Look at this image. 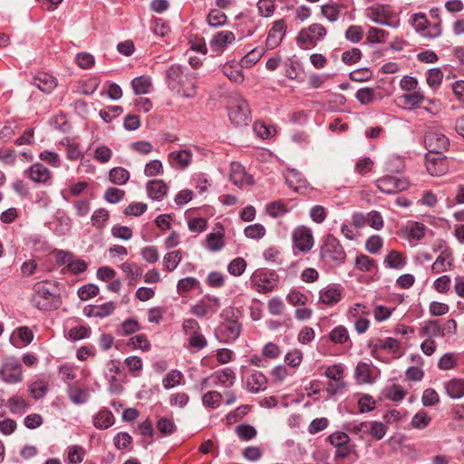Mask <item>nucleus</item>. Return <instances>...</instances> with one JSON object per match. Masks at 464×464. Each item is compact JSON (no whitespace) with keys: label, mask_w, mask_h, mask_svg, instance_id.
<instances>
[{"label":"nucleus","mask_w":464,"mask_h":464,"mask_svg":"<svg viewBox=\"0 0 464 464\" xmlns=\"http://www.w3.org/2000/svg\"><path fill=\"white\" fill-rule=\"evenodd\" d=\"M168 87L177 94L192 98L197 94V77L187 68L172 64L166 71Z\"/></svg>","instance_id":"f257e3e1"},{"label":"nucleus","mask_w":464,"mask_h":464,"mask_svg":"<svg viewBox=\"0 0 464 464\" xmlns=\"http://www.w3.org/2000/svg\"><path fill=\"white\" fill-rule=\"evenodd\" d=\"M320 259L329 267H336L344 263L346 253L340 241L332 235H327L320 247Z\"/></svg>","instance_id":"f03ea898"},{"label":"nucleus","mask_w":464,"mask_h":464,"mask_svg":"<svg viewBox=\"0 0 464 464\" xmlns=\"http://www.w3.org/2000/svg\"><path fill=\"white\" fill-rule=\"evenodd\" d=\"M54 285L48 281L37 282L34 285L32 304L39 310H51L54 307Z\"/></svg>","instance_id":"7ed1b4c3"},{"label":"nucleus","mask_w":464,"mask_h":464,"mask_svg":"<svg viewBox=\"0 0 464 464\" xmlns=\"http://www.w3.org/2000/svg\"><path fill=\"white\" fill-rule=\"evenodd\" d=\"M327 34L326 28L321 24H312L302 29L296 37L297 44L303 49L315 46Z\"/></svg>","instance_id":"20e7f679"},{"label":"nucleus","mask_w":464,"mask_h":464,"mask_svg":"<svg viewBox=\"0 0 464 464\" xmlns=\"http://www.w3.org/2000/svg\"><path fill=\"white\" fill-rule=\"evenodd\" d=\"M228 117L236 126L246 125L250 119V110L246 101L240 95L232 98L228 104Z\"/></svg>","instance_id":"39448f33"},{"label":"nucleus","mask_w":464,"mask_h":464,"mask_svg":"<svg viewBox=\"0 0 464 464\" xmlns=\"http://www.w3.org/2000/svg\"><path fill=\"white\" fill-rule=\"evenodd\" d=\"M327 440L335 449V459H345L354 451V445L350 444V437L345 432H334L327 437Z\"/></svg>","instance_id":"423d86ee"},{"label":"nucleus","mask_w":464,"mask_h":464,"mask_svg":"<svg viewBox=\"0 0 464 464\" xmlns=\"http://www.w3.org/2000/svg\"><path fill=\"white\" fill-rule=\"evenodd\" d=\"M277 279L278 276L275 272L256 270L252 275L250 281L257 292L269 293L275 288Z\"/></svg>","instance_id":"0eeeda50"},{"label":"nucleus","mask_w":464,"mask_h":464,"mask_svg":"<svg viewBox=\"0 0 464 464\" xmlns=\"http://www.w3.org/2000/svg\"><path fill=\"white\" fill-rule=\"evenodd\" d=\"M377 188L385 194H394L406 190L409 186V180L405 177H396L386 175L379 178L375 181Z\"/></svg>","instance_id":"6e6552de"},{"label":"nucleus","mask_w":464,"mask_h":464,"mask_svg":"<svg viewBox=\"0 0 464 464\" xmlns=\"http://www.w3.org/2000/svg\"><path fill=\"white\" fill-rule=\"evenodd\" d=\"M22 365L14 357L6 358L0 367V379L9 384L22 381Z\"/></svg>","instance_id":"1a4fd4ad"},{"label":"nucleus","mask_w":464,"mask_h":464,"mask_svg":"<svg viewBox=\"0 0 464 464\" xmlns=\"http://www.w3.org/2000/svg\"><path fill=\"white\" fill-rule=\"evenodd\" d=\"M424 141L429 153L442 154L450 145V140L445 134L434 128L428 130Z\"/></svg>","instance_id":"9d476101"},{"label":"nucleus","mask_w":464,"mask_h":464,"mask_svg":"<svg viewBox=\"0 0 464 464\" xmlns=\"http://www.w3.org/2000/svg\"><path fill=\"white\" fill-rule=\"evenodd\" d=\"M434 251H440L439 256L434 261L431 269L435 274H440L448 271L453 265L452 252L443 243H439L438 247L434 246Z\"/></svg>","instance_id":"9b49d317"},{"label":"nucleus","mask_w":464,"mask_h":464,"mask_svg":"<svg viewBox=\"0 0 464 464\" xmlns=\"http://www.w3.org/2000/svg\"><path fill=\"white\" fill-rule=\"evenodd\" d=\"M24 176L31 179L33 182L49 186L52 183V172L42 163H34L27 169L24 170Z\"/></svg>","instance_id":"f8f14e48"},{"label":"nucleus","mask_w":464,"mask_h":464,"mask_svg":"<svg viewBox=\"0 0 464 464\" xmlns=\"http://www.w3.org/2000/svg\"><path fill=\"white\" fill-rule=\"evenodd\" d=\"M220 308V301L216 296L206 295L191 306L190 312L197 317H203L208 313L215 314Z\"/></svg>","instance_id":"ddd939ff"},{"label":"nucleus","mask_w":464,"mask_h":464,"mask_svg":"<svg viewBox=\"0 0 464 464\" xmlns=\"http://www.w3.org/2000/svg\"><path fill=\"white\" fill-rule=\"evenodd\" d=\"M343 288L340 285H327L319 291V303L326 306H334L343 297Z\"/></svg>","instance_id":"4468645a"},{"label":"nucleus","mask_w":464,"mask_h":464,"mask_svg":"<svg viewBox=\"0 0 464 464\" xmlns=\"http://www.w3.org/2000/svg\"><path fill=\"white\" fill-rule=\"evenodd\" d=\"M293 240L295 247L302 252L309 251L314 246V237L310 228L301 226L293 232Z\"/></svg>","instance_id":"2eb2a0df"},{"label":"nucleus","mask_w":464,"mask_h":464,"mask_svg":"<svg viewBox=\"0 0 464 464\" xmlns=\"http://www.w3.org/2000/svg\"><path fill=\"white\" fill-rule=\"evenodd\" d=\"M425 160L427 171L431 176H442L448 172L446 158L441 154L429 153Z\"/></svg>","instance_id":"dca6fc26"},{"label":"nucleus","mask_w":464,"mask_h":464,"mask_svg":"<svg viewBox=\"0 0 464 464\" xmlns=\"http://www.w3.org/2000/svg\"><path fill=\"white\" fill-rule=\"evenodd\" d=\"M235 34L230 31H220L211 38L209 42L210 49L217 53H221L228 44L235 41Z\"/></svg>","instance_id":"f3484780"},{"label":"nucleus","mask_w":464,"mask_h":464,"mask_svg":"<svg viewBox=\"0 0 464 464\" xmlns=\"http://www.w3.org/2000/svg\"><path fill=\"white\" fill-rule=\"evenodd\" d=\"M229 179L234 185L241 188L245 185L253 184V178L246 174L245 168L237 163L232 162L230 165Z\"/></svg>","instance_id":"a211bd4d"},{"label":"nucleus","mask_w":464,"mask_h":464,"mask_svg":"<svg viewBox=\"0 0 464 464\" xmlns=\"http://www.w3.org/2000/svg\"><path fill=\"white\" fill-rule=\"evenodd\" d=\"M192 152L188 149L171 151L168 156L169 163L177 169H184L191 162Z\"/></svg>","instance_id":"6ab92c4d"},{"label":"nucleus","mask_w":464,"mask_h":464,"mask_svg":"<svg viewBox=\"0 0 464 464\" xmlns=\"http://www.w3.org/2000/svg\"><path fill=\"white\" fill-rule=\"evenodd\" d=\"M285 32V24L283 20L276 21L269 30L266 38V46L268 49L276 48L283 40Z\"/></svg>","instance_id":"aec40b11"},{"label":"nucleus","mask_w":464,"mask_h":464,"mask_svg":"<svg viewBox=\"0 0 464 464\" xmlns=\"http://www.w3.org/2000/svg\"><path fill=\"white\" fill-rule=\"evenodd\" d=\"M366 17L378 24H386L393 27H396L398 25V22L396 24H391L389 22V12L383 6L368 8L366 11Z\"/></svg>","instance_id":"412c9836"},{"label":"nucleus","mask_w":464,"mask_h":464,"mask_svg":"<svg viewBox=\"0 0 464 464\" xmlns=\"http://www.w3.org/2000/svg\"><path fill=\"white\" fill-rule=\"evenodd\" d=\"M115 304L112 302H107L98 305H88L83 309V313L88 317H106L113 313Z\"/></svg>","instance_id":"4be33fe9"},{"label":"nucleus","mask_w":464,"mask_h":464,"mask_svg":"<svg viewBox=\"0 0 464 464\" xmlns=\"http://www.w3.org/2000/svg\"><path fill=\"white\" fill-rule=\"evenodd\" d=\"M420 335L432 339L434 337H443L441 324L438 320H428L421 324L420 328Z\"/></svg>","instance_id":"5701e85b"},{"label":"nucleus","mask_w":464,"mask_h":464,"mask_svg":"<svg viewBox=\"0 0 464 464\" xmlns=\"http://www.w3.org/2000/svg\"><path fill=\"white\" fill-rule=\"evenodd\" d=\"M223 342L231 343L240 334V324L237 321H227L220 326Z\"/></svg>","instance_id":"b1692460"},{"label":"nucleus","mask_w":464,"mask_h":464,"mask_svg":"<svg viewBox=\"0 0 464 464\" xmlns=\"http://www.w3.org/2000/svg\"><path fill=\"white\" fill-rule=\"evenodd\" d=\"M34 85L44 92L50 93L57 86L56 79L48 73H39L34 78Z\"/></svg>","instance_id":"393cba45"},{"label":"nucleus","mask_w":464,"mask_h":464,"mask_svg":"<svg viewBox=\"0 0 464 464\" xmlns=\"http://www.w3.org/2000/svg\"><path fill=\"white\" fill-rule=\"evenodd\" d=\"M121 269L126 275L129 285H135L138 284L142 275L141 267L134 262H124L121 265Z\"/></svg>","instance_id":"a878e982"},{"label":"nucleus","mask_w":464,"mask_h":464,"mask_svg":"<svg viewBox=\"0 0 464 464\" xmlns=\"http://www.w3.org/2000/svg\"><path fill=\"white\" fill-rule=\"evenodd\" d=\"M267 383L266 377L258 371L254 372L246 381V386L250 392L257 393L266 390Z\"/></svg>","instance_id":"bb28decb"},{"label":"nucleus","mask_w":464,"mask_h":464,"mask_svg":"<svg viewBox=\"0 0 464 464\" xmlns=\"http://www.w3.org/2000/svg\"><path fill=\"white\" fill-rule=\"evenodd\" d=\"M168 191V187L161 179H153L147 183V192L152 199H161Z\"/></svg>","instance_id":"cd10ccee"},{"label":"nucleus","mask_w":464,"mask_h":464,"mask_svg":"<svg viewBox=\"0 0 464 464\" xmlns=\"http://www.w3.org/2000/svg\"><path fill=\"white\" fill-rule=\"evenodd\" d=\"M398 100L404 108L414 109L419 107L425 98L421 92H413L400 96Z\"/></svg>","instance_id":"c85d7f7f"},{"label":"nucleus","mask_w":464,"mask_h":464,"mask_svg":"<svg viewBox=\"0 0 464 464\" xmlns=\"http://www.w3.org/2000/svg\"><path fill=\"white\" fill-rule=\"evenodd\" d=\"M447 394L452 399H459L464 396V380L452 379L444 385Z\"/></svg>","instance_id":"c756f323"},{"label":"nucleus","mask_w":464,"mask_h":464,"mask_svg":"<svg viewBox=\"0 0 464 464\" xmlns=\"http://www.w3.org/2000/svg\"><path fill=\"white\" fill-rule=\"evenodd\" d=\"M151 86V80L147 75L136 77L131 81V87L137 95L149 93Z\"/></svg>","instance_id":"7c9ffc66"},{"label":"nucleus","mask_w":464,"mask_h":464,"mask_svg":"<svg viewBox=\"0 0 464 464\" xmlns=\"http://www.w3.org/2000/svg\"><path fill=\"white\" fill-rule=\"evenodd\" d=\"M224 232L222 227L217 232L210 233L207 236V248L212 252L219 251L224 246Z\"/></svg>","instance_id":"2f4dec72"},{"label":"nucleus","mask_w":464,"mask_h":464,"mask_svg":"<svg viewBox=\"0 0 464 464\" xmlns=\"http://www.w3.org/2000/svg\"><path fill=\"white\" fill-rule=\"evenodd\" d=\"M114 423V417L108 410L99 411L93 418V425L97 429H108Z\"/></svg>","instance_id":"473e14b6"},{"label":"nucleus","mask_w":464,"mask_h":464,"mask_svg":"<svg viewBox=\"0 0 464 464\" xmlns=\"http://www.w3.org/2000/svg\"><path fill=\"white\" fill-rule=\"evenodd\" d=\"M67 392L70 400L74 404H82L88 401L90 394L87 390L76 385H69Z\"/></svg>","instance_id":"72a5a7b5"},{"label":"nucleus","mask_w":464,"mask_h":464,"mask_svg":"<svg viewBox=\"0 0 464 464\" xmlns=\"http://www.w3.org/2000/svg\"><path fill=\"white\" fill-rule=\"evenodd\" d=\"M383 263L386 267L401 269L406 265V260L400 252L391 250L385 256Z\"/></svg>","instance_id":"f704fd0d"},{"label":"nucleus","mask_w":464,"mask_h":464,"mask_svg":"<svg viewBox=\"0 0 464 464\" xmlns=\"http://www.w3.org/2000/svg\"><path fill=\"white\" fill-rule=\"evenodd\" d=\"M222 72L233 82L242 83L245 80L243 72L238 66L232 63H226L222 67Z\"/></svg>","instance_id":"c9c22d12"},{"label":"nucleus","mask_w":464,"mask_h":464,"mask_svg":"<svg viewBox=\"0 0 464 464\" xmlns=\"http://www.w3.org/2000/svg\"><path fill=\"white\" fill-rule=\"evenodd\" d=\"M285 179L286 183L290 188L297 189V188H302L305 186V180L301 172L297 169H289L285 174Z\"/></svg>","instance_id":"e433bc0d"},{"label":"nucleus","mask_w":464,"mask_h":464,"mask_svg":"<svg viewBox=\"0 0 464 464\" xmlns=\"http://www.w3.org/2000/svg\"><path fill=\"white\" fill-rule=\"evenodd\" d=\"M355 378L361 384L372 383V378L370 365L366 362H359L355 368Z\"/></svg>","instance_id":"4c0bfd02"},{"label":"nucleus","mask_w":464,"mask_h":464,"mask_svg":"<svg viewBox=\"0 0 464 464\" xmlns=\"http://www.w3.org/2000/svg\"><path fill=\"white\" fill-rule=\"evenodd\" d=\"M215 378L217 380L215 384L219 383V384L223 385L224 387L228 388L234 384L236 375H235V372L231 369L225 368L221 371L217 372L215 373Z\"/></svg>","instance_id":"58836bf2"},{"label":"nucleus","mask_w":464,"mask_h":464,"mask_svg":"<svg viewBox=\"0 0 464 464\" xmlns=\"http://www.w3.org/2000/svg\"><path fill=\"white\" fill-rule=\"evenodd\" d=\"M109 179L110 181L114 184L123 185L129 180L130 173L127 169L123 168H113L109 172Z\"/></svg>","instance_id":"ea45409f"},{"label":"nucleus","mask_w":464,"mask_h":464,"mask_svg":"<svg viewBox=\"0 0 464 464\" xmlns=\"http://www.w3.org/2000/svg\"><path fill=\"white\" fill-rule=\"evenodd\" d=\"M329 339L334 343L343 344L350 339L348 330L343 325H338L329 333Z\"/></svg>","instance_id":"a19ab883"},{"label":"nucleus","mask_w":464,"mask_h":464,"mask_svg":"<svg viewBox=\"0 0 464 464\" xmlns=\"http://www.w3.org/2000/svg\"><path fill=\"white\" fill-rule=\"evenodd\" d=\"M369 310L362 304H355L351 306L347 312V317L351 322H355L359 318L368 317Z\"/></svg>","instance_id":"79ce46f5"},{"label":"nucleus","mask_w":464,"mask_h":464,"mask_svg":"<svg viewBox=\"0 0 464 464\" xmlns=\"http://www.w3.org/2000/svg\"><path fill=\"white\" fill-rule=\"evenodd\" d=\"M325 377L334 382L344 381V368L342 364H334L326 368L324 372Z\"/></svg>","instance_id":"37998d69"},{"label":"nucleus","mask_w":464,"mask_h":464,"mask_svg":"<svg viewBox=\"0 0 464 464\" xmlns=\"http://www.w3.org/2000/svg\"><path fill=\"white\" fill-rule=\"evenodd\" d=\"M183 378V374L179 371L172 370L166 374L162 383L165 389H171L179 385Z\"/></svg>","instance_id":"c03bdc74"},{"label":"nucleus","mask_w":464,"mask_h":464,"mask_svg":"<svg viewBox=\"0 0 464 464\" xmlns=\"http://www.w3.org/2000/svg\"><path fill=\"white\" fill-rule=\"evenodd\" d=\"M8 405L11 412L14 414H22L28 408V403L25 401V400L23 397L17 395L9 399Z\"/></svg>","instance_id":"a18cd8bd"},{"label":"nucleus","mask_w":464,"mask_h":464,"mask_svg":"<svg viewBox=\"0 0 464 464\" xmlns=\"http://www.w3.org/2000/svg\"><path fill=\"white\" fill-rule=\"evenodd\" d=\"M321 14L329 22L334 23L339 19L340 8L334 4H326L321 6Z\"/></svg>","instance_id":"49530a36"},{"label":"nucleus","mask_w":464,"mask_h":464,"mask_svg":"<svg viewBox=\"0 0 464 464\" xmlns=\"http://www.w3.org/2000/svg\"><path fill=\"white\" fill-rule=\"evenodd\" d=\"M221 399V393L216 391H210L202 397V403L205 407L216 409L220 405Z\"/></svg>","instance_id":"de8ad7c7"},{"label":"nucleus","mask_w":464,"mask_h":464,"mask_svg":"<svg viewBox=\"0 0 464 464\" xmlns=\"http://www.w3.org/2000/svg\"><path fill=\"white\" fill-rule=\"evenodd\" d=\"M123 112V109L118 105L107 106L100 111V116L105 122H111L114 118H117Z\"/></svg>","instance_id":"09e8293b"},{"label":"nucleus","mask_w":464,"mask_h":464,"mask_svg":"<svg viewBox=\"0 0 464 464\" xmlns=\"http://www.w3.org/2000/svg\"><path fill=\"white\" fill-rule=\"evenodd\" d=\"M61 143L66 146V156L68 160H77L82 158V151L78 144L71 141L69 139L63 140Z\"/></svg>","instance_id":"8fccbe9b"},{"label":"nucleus","mask_w":464,"mask_h":464,"mask_svg":"<svg viewBox=\"0 0 464 464\" xmlns=\"http://www.w3.org/2000/svg\"><path fill=\"white\" fill-rule=\"evenodd\" d=\"M47 390V384L44 380H36L29 386V392L35 400L43 398Z\"/></svg>","instance_id":"3c124183"},{"label":"nucleus","mask_w":464,"mask_h":464,"mask_svg":"<svg viewBox=\"0 0 464 464\" xmlns=\"http://www.w3.org/2000/svg\"><path fill=\"white\" fill-rule=\"evenodd\" d=\"M181 260L180 251L175 250L168 253L163 258V265L168 271H173Z\"/></svg>","instance_id":"603ef678"},{"label":"nucleus","mask_w":464,"mask_h":464,"mask_svg":"<svg viewBox=\"0 0 464 464\" xmlns=\"http://www.w3.org/2000/svg\"><path fill=\"white\" fill-rule=\"evenodd\" d=\"M369 434H371L375 440H382L386 432L387 427L381 421H369L368 422Z\"/></svg>","instance_id":"864d4df0"},{"label":"nucleus","mask_w":464,"mask_h":464,"mask_svg":"<svg viewBox=\"0 0 464 464\" xmlns=\"http://www.w3.org/2000/svg\"><path fill=\"white\" fill-rule=\"evenodd\" d=\"M430 417L425 411H418L411 419V425L414 429L423 430L430 423Z\"/></svg>","instance_id":"5fc2aeb1"},{"label":"nucleus","mask_w":464,"mask_h":464,"mask_svg":"<svg viewBox=\"0 0 464 464\" xmlns=\"http://www.w3.org/2000/svg\"><path fill=\"white\" fill-rule=\"evenodd\" d=\"M237 435L243 440H250L256 436V430L249 424H240L236 427Z\"/></svg>","instance_id":"6e6d98bb"},{"label":"nucleus","mask_w":464,"mask_h":464,"mask_svg":"<svg viewBox=\"0 0 464 464\" xmlns=\"http://www.w3.org/2000/svg\"><path fill=\"white\" fill-rule=\"evenodd\" d=\"M157 428L162 435H170L176 430V425L172 419L166 417L160 418L157 421Z\"/></svg>","instance_id":"4d7b16f0"},{"label":"nucleus","mask_w":464,"mask_h":464,"mask_svg":"<svg viewBox=\"0 0 464 464\" xmlns=\"http://www.w3.org/2000/svg\"><path fill=\"white\" fill-rule=\"evenodd\" d=\"M99 294V287L93 284L85 285L78 289V296L82 301H87Z\"/></svg>","instance_id":"13d9d810"},{"label":"nucleus","mask_w":464,"mask_h":464,"mask_svg":"<svg viewBox=\"0 0 464 464\" xmlns=\"http://www.w3.org/2000/svg\"><path fill=\"white\" fill-rule=\"evenodd\" d=\"M140 330V324L134 319H126L121 324L119 334L121 336L132 334Z\"/></svg>","instance_id":"bf43d9fd"},{"label":"nucleus","mask_w":464,"mask_h":464,"mask_svg":"<svg viewBox=\"0 0 464 464\" xmlns=\"http://www.w3.org/2000/svg\"><path fill=\"white\" fill-rule=\"evenodd\" d=\"M356 99L363 105L372 103L375 99V92L372 88H361L355 94Z\"/></svg>","instance_id":"052dcab7"},{"label":"nucleus","mask_w":464,"mask_h":464,"mask_svg":"<svg viewBox=\"0 0 464 464\" xmlns=\"http://www.w3.org/2000/svg\"><path fill=\"white\" fill-rule=\"evenodd\" d=\"M246 267V261L241 257H237L228 264L227 270L231 275L239 276L245 272Z\"/></svg>","instance_id":"680f3d73"},{"label":"nucleus","mask_w":464,"mask_h":464,"mask_svg":"<svg viewBox=\"0 0 464 464\" xmlns=\"http://www.w3.org/2000/svg\"><path fill=\"white\" fill-rule=\"evenodd\" d=\"M91 329L85 325H77L70 329L68 336L71 340L76 341L89 337Z\"/></svg>","instance_id":"e2e57ef3"},{"label":"nucleus","mask_w":464,"mask_h":464,"mask_svg":"<svg viewBox=\"0 0 464 464\" xmlns=\"http://www.w3.org/2000/svg\"><path fill=\"white\" fill-rule=\"evenodd\" d=\"M13 336H17L23 345L29 344L34 339V334L27 326H21L15 329Z\"/></svg>","instance_id":"0e129e2a"},{"label":"nucleus","mask_w":464,"mask_h":464,"mask_svg":"<svg viewBox=\"0 0 464 464\" xmlns=\"http://www.w3.org/2000/svg\"><path fill=\"white\" fill-rule=\"evenodd\" d=\"M267 309L272 315H280L284 313L285 305L280 297L276 296L268 301Z\"/></svg>","instance_id":"69168bd1"},{"label":"nucleus","mask_w":464,"mask_h":464,"mask_svg":"<svg viewBox=\"0 0 464 464\" xmlns=\"http://www.w3.org/2000/svg\"><path fill=\"white\" fill-rule=\"evenodd\" d=\"M227 22L226 14L218 9L212 10L208 15V23L210 26L217 27Z\"/></svg>","instance_id":"338daca9"},{"label":"nucleus","mask_w":464,"mask_h":464,"mask_svg":"<svg viewBox=\"0 0 464 464\" xmlns=\"http://www.w3.org/2000/svg\"><path fill=\"white\" fill-rule=\"evenodd\" d=\"M112 156L111 150L105 146L101 145L94 150L93 157L100 163H107Z\"/></svg>","instance_id":"774afa93"}]
</instances>
